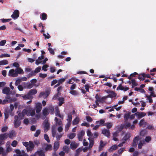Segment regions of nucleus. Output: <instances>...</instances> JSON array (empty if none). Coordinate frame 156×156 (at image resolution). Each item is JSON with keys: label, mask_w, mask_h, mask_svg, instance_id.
Wrapping results in <instances>:
<instances>
[{"label": "nucleus", "mask_w": 156, "mask_h": 156, "mask_svg": "<svg viewBox=\"0 0 156 156\" xmlns=\"http://www.w3.org/2000/svg\"><path fill=\"white\" fill-rule=\"evenodd\" d=\"M37 92V90L35 89H31L28 92L27 94L23 95L22 97L24 99H30L32 98L31 95L35 94Z\"/></svg>", "instance_id": "nucleus-1"}, {"label": "nucleus", "mask_w": 156, "mask_h": 156, "mask_svg": "<svg viewBox=\"0 0 156 156\" xmlns=\"http://www.w3.org/2000/svg\"><path fill=\"white\" fill-rule=\"evenodd\" d=\"M14 127L15 128H17L19 127L21 123V119H19L18 116L17 115H15L14 116Z\"/></svg>", "instance_id": "nucleus-2"}, {"label": "nucleus", "mask_w": 156, "mask_h": 156, "mask_svg": "<svg viewBox=\"0 0 156 156\" xmlns=\"http://www.w3.org/2000/svg\"><path fill=\"white\" fill-rule=\"evenodd\" d=\"M28 111L27 114H26L28 116H29L30 115L31 116H33L35 115V108H32L30 107L28 110H27Z\"/></svg>", "instance_id": "nucleus-3"}, {"label": "nucleus", "mask_w": 156, "mask_h": 156, "mask_svg": "<svg viewBox=\"0 0 156 156\" xmlns=\"http://www.w3.org/2000/svg\"><path fill=\"white\" fill-rule=\"evenodd\" d=\"M28 111L26 109H23L22 112V113H19L18 114V116L19 118L20 119H22L24 117V116L26 115V114H27Z\"/></svg>", "instance_id": "nucleus-4"}, {"label": "nucleus", "mask_w": 156, "mask_h": 156, "mask_svg": "<svg viewBox=\"0 0 156 156\" xmlns=\"http://www.w3.org/2000/svg\"><path fill=\"white\" fill-rule=\"evenodd\" d=\"M20 12L18 10H15L13 12L11 16V17L14 19H16L19 16Z\"/></svg>", "instance_id": "nucleus-5"}, {"label": "nucleus", "mask_w": 156, "mask_h": 156, "mask_svg": "<svg viewBox=\"0 0 156 156\" xmlns=\"http://www.w3.org/2000/svg\"><path fill=\"white\" fill-rule=\"evenodd\" d=\"M44 127V131H48L50 128V124L48 122V120H45L43 122Z\"/></svg>", "instance_id": "nucleus-6"}, {"label": "nucleus", "mask_w": 156, "mask_h": 156, "mask_svg": "<svg viewBox=\"0 0 156 156\" xmlns=\"http://www.w3.org/2000/svg\"><path fill=\"white\" fill-rule=\"evenodd\" d=\"M85 134V131L83 130H82L77 134L78 138L79 141H82L83 137Z\"/></svg>", "instance_id": "nucleus-7"}, {"label": "nucleus", "mask_w": 156, "mask_h": 156, "mask_svg": "<svg viewBox=\"0 0 156 156\" xmlns=\"http://www.w3.org/2000/svg\"><path fill=\"white\" fill-rule=\"evenodd\" d=\"M34 147V145L31 141H29V146L27 147V152L32 151Z\"/></svg>", "instance_id": "nucleus-8"}, {"label": "nucleus", "mask_w": 156, "mask_h": 156, "mask_svg": "<svg viewBox=\"0 0 156 156\" xmlns=\"http://www.w3.org/2000/svg\"><path fill=\"white\" fill-rule=\"evenodd\" d=\"M88 139L89 140V145L88 149L89 150H90L94 144V138L89 137Z\"/></svg>", "instance_id": "nucleus-9"}, {"label": "nucleus", "mask_w": 156, "mask_h": 156, "mask_svg": "<svg viewBox=\"0 0 156 156\" xmlns=\"http://www.w3.org/2000/svg\"><path fill=\"white\" fill-rule=\"evenodd\" d=\"M9 75L12 77L17 76V73L16 72V70H14L13 69L10 70L9 71Z\"/></svg>", "instance_id": "nucleus-10"}, {"label": "nucleus", "mask_w": 156, "mask_h": 156, "mask_svg": "<svg viewBox=\"0 0 156 156\" xmlns=\"http://www.w3.org/2000/svg\"><path fill=\"white\" fill-rule=\"evenodd\" d=\"M129 89V88L128 87H124L122 85V84H120L117 87V90H123L125 92Z\"/></svg>", "instance_id": "nucleus-11"}, {"label": "nucleus", "mask_w": 156, "mask_h": 156, "mask_svg": "<svg viewBox=\"0 0 156 156\" xmlns=\"http://www.w3.org/2000/svg\"><path fill=\"white\" fill-rule=\"evenodd\" d=\"M131 136V134L129 132L126 133L123 137L122 139V141H123L126 142L127 140L129 139Z\"/></svg>", "instance_id": "nucleus-12"}, {"label": "nucleus", "mask_w": 156, "mask_h": 156, "mask_svg": "<svg viewBox=\"0 0 156 156\" xmlns=\"http://www.w3.org/2000/svg\"><path fill=\"white\" fill-rule=\"evenodd\" d=\"M50 94L48 90L45 91L44 92H41L40 93L39 95V97L41 98L44 96L45 98H47Z\"/></svg>", "instance_id": "nucleus-13"}, {"label": "nucleus", "mask_w": 156, "mask_h": 156, "mask_svg": "<svg viewBox=\"0 0 156 156\" xmlns=\"http://www.w3.org/2000/svg\"><path fill=\"white\" fill-rule=\"evenodd\" d=\"M12 91H10V89L9 87H5L2 90L3 94L8 95L11 94Z\"/></svg>", "instance_id": "nucleus-14"}, {"label": "nucleus", "mask_w": 156, "mask_h": 156, "mask_svg": "<svg viewBox=\"0 0 156 156\" xmlns=\"http://www.w3.org/2000/svg\"><path fill=\"white\" fill-rule=\"evenodd\" d=\"M35 156L38 155V156H45L44 152L42 150L37 151L34 154Z\"/></svg>", "instance_id": "nucleus-15"}, {"label": "nucleus", "mask_w": 156, "mask_h": 156, "mask_svg": "<svg viewBox=\"0 0 156 156\" xmlns=\"http://www.w3.org/2000/svg\"><path fill=\"white\" fill-rule=\"evenodd\" d=\"M102 133L105 136L108 137H109L110 136V133L109 131L106 129H104L102 130Z\"/></svg>", "instance_id": "nucleus-16"}, {"label": "nucleus", "mask_w": 156, "mask_h": 156, "mask_svg": "<svg viewBox=\"0 0 156 156\" xmlns=\"http://www.w3.org/2000/svg\"><path fill=\"white\" fill-rule=\"evenodd\" d=\"M36 112L37 113H39L42 109V105L41 103H37L36 105Z\"/></svg>", "instance_id": "nucleus-17"}, {"label": "nucleus", "mask_w": 156, "mask_h": 156, "mask_svg": "<svg viewBox=\"0 0 156 156\" xmlns=\"http://www.w3.org/2000/svg\"><path fill=\"white\" fill-rule=\"evenodd\" d=\"M135 114H136V116H138V119H140L142 117H144L146 115V113L143 112H137L135 113Z\"/></svg>", "instance_id": "nucleus-18"}, {"label": "nucleus", "mask_w": 156, "mask_h": 156, "mask_svg": "<svg viewBox=\"0 0 156 156\" xmlns=\"http://www.w3.org/2000/svg\"><path fill=\"white\" fill-rule=\"evenodd\" d=\"M5 98L6 100H8V101H9L10 103L15 102L17 100V98H11L10 96L9 95H8Z\"/></svg>", "instance_id": "nucleus-19"}, {"label": "nucleus", "mask_w": 156, "mask_h": 156, "mask_svg": "<svg viewBox=\"0 0 156 156\" xmlns=\"http://www.w3.org/2000/svg\"><path fill=\"white\" fill-rule=\"evenodd\" d=\"M59 146V144L58 141L55 142L54 144L53 149L55 151L54 154H55L56 153V151Z\"/></svg>", "instance_id": "nucleus-20"}, {"label": "nucleus", "mask_w": 156, "mask_h": 156, "mask_svg": "<svg viewBox=\"0 0 156 156\" xmlns=\"http://www.w3.org/2000/svg\"><path fill=\"white\" fill-rule=\"evenodd\" d=\"M58 100L59 101V104L58 105L60 106L62 105L65 103V99L63 97H59L58 98Z\"/></svg>", "instance_id": "nucleus-21"}, {"label": "nucleus", "mask_w": 156, "mask_h": 156, "mask_svg": "<svg viewBox=\"0 0 156 156\" xmlns=\"http://www.w3.org/2000/svg\"><path fill=\"white\" fill-rule=\"evenodd\" d=\"M109 92L110 93L107 95V97L108 98H112L116 97L117 94L114 92L109 90Z\"/></svg>", "instance_id": "nucleus-22"}, {"label": "nucleus", "mask_w": 156, "mask_h": 156, "mask_svg": "<svg viewBox=\"0 0 156 156\" xmlns=\"http://www.w3.org/2000/svg\"><path fill=\"white\" fill-rule=\"evenodd\" d=\"M118 149V146L116 144H115L112 146L108 150L109 152H111L114 151H115Z\"/></svg>", "instance_id": "nucleus-23"}, {"label": "nucleus", "mask_w": 156, "mask_h": 156, "mask_svg": "<svg viewBox=\"0 0 156 156\" xmlns=\"http://www.w3.org/2000/svg\"><path fill=\"white\" fill-rule=\"evenodd\" d=\"M9 136V134L5 133L4 134H0V140H2L6 139Z\"/></svg>", "instance_id": "nucleus-24"}, {"label": "nucleus", "mask_w": 156, "mask_h": 156, "mask_svg": "<svg viewBox=\"0 0 156 156\" xmlns=\"http://www.w3.org/2000/svg\"><path fill=\"white\" fill-rule=\"evenodd\" d=\"M100 145L98 148V151H101L103 149V147L105 146V144H104L102 140H101L100 142Z\"/></svg>", "instance_id": "nucleus-25"}, {"label": "nucleus", "mask_w": 156, "mask_h": 156, "mask_svg": "<svg viewBox=\"0 0 156 156\" xmlns=\"http://www.w3.org/2000/svg\"><path fill=\"white\" fill-rule=\"evenodd\" d=\"M10 111L9 110L6 109L5 110V121L9 117V114L10 113Z\"/></svg>", "instance_id": "nucleus-26"}, {"label": "nucleus", "mask_w": 156, "mask_h": 156, "mask_svg": "<svg viewBox=\"0 0 156 156\" xmlns=\"http://www.w3.org/2000/svg\"><path fill=\"white\" fill-rule=\"evenodd\" d=\"M130 112H128L127 113H126L124 115V122H126L128 119L129 118V116H130Z\"/></svg>", "instance_id": "nucleus-27"}, {"label": "nucleus", "mask_w": 156, "mask_h": 156, "mask_svg": "<svg viewBox=\"0 0 156 156\" xmlns=\"http://www.w3.org/2000/svg\"><path fill=\"white\" fill-rule=\"evenodd\" d=\"M40 17L42 20H44L47 19V15L45 13H43L40 15Z\"/></svg>", "instance_id": "nucleus-28"}, {"label": "nucleus", "mask_w": 156, "mask_h": 156, "mask_svg": "<svg viewBox=\"0 0 156 156\" xmlns=\"http://www.w3.org/2000/svg\"><path fill=\"white\" fill-rule=\"evenodd\" d=\"M72 118V114L71 112L69 113L68 114V118L67 121L68 122L71 123Z\"/></svg>", "instance_id": "nucleus-29"}, {"label": "nucleus", "mask_w": 156, "mask_h": 156, "mask_svg": "<svg viewBox=\"0 0 156 156\" xmlns=\"http://www.w3.org/2000/svg\"><path fill=\"white\" fill-rule=\"evenodd\" d=\"M80 121V119L78 117H76L73 120L72 122L73 125L74 126L77 124Z\"/></svg>", "instance_id": "nucleus-30"}, {"label": "nucleus", "mask_w": 156, "mask_h": 156, "mask_svg": "<svg viewBox=\"0 0 156 156\" xmlns=\"http://www.w3.org/2000/svg\"><path fill=\"white\" fill-rule=\"evenodd\" d=\"M148 90L149 91H151L150 93L151 95L152 96V97H155V95L154 94L153 88L152 87H149L148 88Z\"/></svg>", "instance_id": "nucleus-31"}, {"label": "nucleus", "mask_w": 156, "mask_h": 156, "mask_svg": "<svg viewBox=\"0 0 156 156\" xmlns=\"http://www.w3.org/2000/svg\"><path fill=\"white\" fill-rule=\"evenodd\" d=\"M16 72L17 73V76L18 74H23V70L20 68H17L16 69Z\"/></svg>", "instance_id": "nucleus-32"}, {"label": "nucleus", "mask_w": 156, "mask_h": 156, "mask_svg": "<svg viewBox=\"0 0 156 156\" xmlns=\"http://www.w3.org/2000/svg\"><path fill=\"white\" fill-rule=\"evenodd\" d=\"M103 126H106L107 128L109 129L112 127V123L111 122H106L105 123Z\"/></svg>", "instance_id": "nucleus-33"}, {"label": "nucleus", "mask_w": 156, "mask_h": 156, "mask_svg": "<svg viewBox=\"0 0 156 156\" xmlns=\"http://www.w3.org/2000/svg\"><path fill=\"white\" fill-rule=\"evenodd\" d=\"M134 90L136 91H139L140 92L142 93H145L146 92L143 89H141L139 87H135L134 88Z\"/></svg>", "instance_id": "nucleus-34"}, {"label": "nucleus", "mask_w": 156, "mask_h": 156, "mask_svg": "<svg viewBox=\"0 0 156 156\" xmlns=\"http://www.w3.org/2000/svg\"><path fill=\"white\" fill-rule=\"evenodd\" d=\"M63 150L67 153L69 152V147L67 146H65L63 147Z\"/></svg>", "instance_id": "nucleus-35"}, {"label": "nucleus", "mask_w": 156, "mask_h": 156, "mask_svg": "<svg viewBox=\"0 0 156 156\" xmlns=\"http://www.w3.org/2000/svg\"><path fill=\"white\" fill-rule=\"evenodd\" d=\"M8 64V62L6 60H3L0 61V65H4Z\"/></svg>", "instance_id": "nucleus-36"}, {"label": "nucleus", "mask_w": 156, "mask_h": 156, "mask_svg": "<svg viewBox=\"0 0 156 156\" xmlns=\"http://www.w3.org/2000/svg\"><path fill=\"white\" fill-rule=\"evenodd\" d=\"M105 122V121L103 119H101L100 120V121H96V124H98L99 123L100 124V125H99L100 126L101 125L102 126H104L103 125L104 124H105V123H104Z\"/></svg>", "instance_id": "nucleus-37"}, {"label": "nucleus", "mask_w": 156, "mask_h": 156, "mask_svg": "<svg viewBox=\"0 0 156 156\" xmlns=\"http://www.w3.org/2000/svg\"><path fill=\"white\" fill-rule=\"evenodd\" d=\"M131 83L132 84V87L133 88L134 86H138V83L136 82L135 79L131 80Z\"/></svg>", "instance_id": "nucleus-38"}, {"label": "nucleus", "mask_w": 156, "mask_h": 156, "mask_svg": "<svg viewBox=\"0 0 156 156\" xmlns=\"http://www.w3.org/2000/svg\"><path fill=\"white\" fill-rule=\"evenodd\" d=\"M76 134L75 133H72L68 135V137L70 139H73L76 136Z\"/></svg>", "instance_id": "nucleus-39"}, {"label": "nucleus", "mask_w": 156, "mask_h": 156, "mask_svg": "<svg viewBox=\"0 0 156 156\" xmlns=\"http://www.w3.org/2000/svg\"><path fill=\"white\" fill-rule=\"evenodd\" d=\"M144 144H145V143L144 140L140 141L138 145V148L140 149H141Z\"/></svg>", "instance_id": "nucleus-40"}, {"label": "nucleus", "mask_w": 156, "mask_h": 156, "mask_svg": "<svg viewBox=\"0 0 156 156\" xmlns=\"http://www.w3.org/2000/svg\"><path fill=\"white\" fill-rule=\"evenodd\" d=\"M71 123L67 122L65 126V131H67L69 130V128L71 125Z\"/></svg>", "instance_id": "nucleus-41"}, {"label": "nucleus", "mask_w": 156, "mask_h": 156, "mask_svg": "<svg viewBox=\"0 0 156 156\" xmlns=\"http://www.w3.org/2000/svg\"><path fill=\"white\" fill-rule=\"evenodd\" d=\"M52 147L51 144H47L45 148V150L46 151L51 150H52Z\"/></svg>", "instance_id": "nucleus-42"}, {"label": "nucleus", "mask_w": 156, "mask_h": 156, "mask_svg": "<svg viewBox=\"0 0 156 156\" xmlns=\"http://www.w3.org/2000/svg\"><path fill=\"white\" fill-rule=\"evenodd\" d=\"M140 75H141V76L143 77L144 78H150L151 76L149 74H146L145 73H142L140 74Z\"/></svg>", "instance_id": "nucleus-43"}, {"label": "nucleus", "mask_w": 156, "mask_h": 156, "mask_svg": "<svg viewBox=\"0 0 156 156\" xmlns=\"http://www.w3.org/2000/svg\"><path fill=\"white\" fill-rule=\"evenodd\" d=\"M48 114V110L47 108H45L43 110V114L44 116H46Z\"/></svg>", "instance_id": "nucleus-44"}, {"label": "nucleus", "mask_w": 156, "mask_h": 156, "mask_svg": "<svg viewBox=\"0 0 156 156\" xmlns=\"http://www.w3.org/2000/svg\"><path fill=\"white\" fill-rule=\"evenodd\" d=\"M41 130L40 129H37L35 133L34 134V136L35 137H37L41 133Z\"/></svg>", "instance_id": "nucleus-45"}, {"label": "nucleus", "mask_w": 156, "mask_h": 156, "mask_svg": "<svg viewBox=\"0 0 156 156\" xmlns=\"http://www.w3.org/2000/svg\"><path fill=\"white\" fill-rule=\"evenodd\" d=\"M44 139L48 143H49L50 142V140L48 135L46 134H44Z\"/></svg>", "instance_id": "nucleus-46"}, {"label": "nucleus", "mask_w": 156, "mask_h": 156, "mask_svg": "<svg viewBox=\"0 0 156 156\" xmlns=\"http://www.w3.org/2000/svg\"><path fill=\"white\" fill-rule=\"evenodd\" d=\"M151 140V137L150 136H148L146 137V138L144 140V142L145 141L146 142L148 143Z\"/></svg>", "instance_id": "nucleus-47"}, {"label": "nucleus", "mask_w": 156, "mask_h": 156, "mask_svg": "<svg viewBox=\"0 0 156 156\" xmlns=\"http://www.w3.org/2000/svg\"><path fill=\"white\" fill-rule=\"evenodd\" d=\"M18 144V142L16 140H14L11 143V145L13 147H15Z\"/></svg>", "instance_id": "nucleus-48"}, {"label": "nucleus", "mask_w": 156, "mask_h": 156, "mask_svg": "<svg viewBox=\"0 0 156 156\" xmlns=\"http://www.w3.org/2000/svg\"><path fill=\"white\" fill-rule=\"evenodd\" d=\"M39 26L40 27H42L41 29H42L41 31V33L44 32V27L43 25L41 23H40L39 25Z\"/></svg>", "instance_id": "nucleus-49"}, {"label": "nucleus", "mask_w": 156, "mask_h": 156, "mask_svg": "<svg viewBox=\"0 0 156 156\" xmlns=\"http://www.w3.org/2000/svg\"><path fill=\"white\" fill-rule=\"evenodd\" d=\"M15 132L12 131L11 132H10L9 134V137L10 138H12V137L14 136V134Z\"/></svg>", "instance_id": "nucleus-50"}, {"label": "nucleus", "mask_w": 156, "mask_h": 156, "mask_svg": "<svg viewBox=\"0 0 156 156\" xmlns=\"http://www.w3.org/2000/svg\"><path fill=\"white\" fill-rule=\"evenodd\" d=\"M8 129V127L6 126H3L1 129V131L2 132H5Z\"/></svg>", "instance_id": "nucleus-51"}, {"label": "nucleus", "mask_w": 156, "mask_h": 156, "mask_svg": "<svg viewBox=\"0 0 156 156\" xmlns=\"http://www.w3.org/2000/svg\"><path fill=\"white\" fill-rule=\"evenodd\" d=\"M70 147L71 149H76L77 147L76 144L75 143H71L70 144Z\"/></svg>", "instance_id": "nucleus-52"}, {"label": "nucleus", "mask_w": 156, "mask_h": 156, "mask_svg": "<svg viewBox=\"0 0 156 156\" xmlns=\"http://www.w3.org/2000/svg\"><path fill=\"white\" fill-rule=\"evenodd\" d=\"M125 149V147L121 148L118 151V153L120 154H121L124 151Z\"/></svg>", "instance_id": "nucleus-53"}, {"label": "nucleus", "mask_w": 156, "mask_h": 156, "mask_svg": "<svg viewBox=\"0 0 156 156\" xmlns=\"http://www.w3.org/2000/svg\"><path fill=\"white\" fill-rule=\"evenodd\" d=\"M147 133V131L145 130H143L141 131L140 133V135L142 136H144Z\"/></svg>", "instance_id": "nucleus-54"}, {"label": "nucleus", "mask_w": 156, "mask_h": 156, "mask_svg": "<svg viewBox=\"0 0 156 156\" xmlns=\"http://www.w3.org/2000/svg\"><path fill=\"white\" fill-rule=\"evenodd\" d=\"M10 57V55L8 54H4L1 55L0 56V58L6 57Z\"/></svg>", "instance_id": "nucleus-55"}, {"label": "nucleus", "mask_w": 156, "mask_h": 156, "mask_svg": "<svg viewBox=\"0 0 156 156\" xmlns=\"http://www.w3.org/2000/svg\"><path fill=\"white\" fill-rule=\"evenodd\" d=\"M60 95V94H58L57 93V94H55L53 97L52 100H58V98L59 95Z\"/></svg>", "instance_id": "nucleus-56"}, {"label": "nucleus", "mask_w": 156, "mask_h": 156, "mask_svg": "<svg viewBox=\"0 0 156 156\" xmlns=\"http://www.w3.org/2000/svg\"><path fill=\"white\" fill-rule=\"evenodd\" d=\"M41 68V67H38L35 69L34 71V72L35 73H38L40 71Z\"/></svg>", "instance_id": "nucleus-57"}, {"label": "nucleus", "mask_w": 156, "mask_h": 156, "mask_svg": "<svg viewBox=\"0 0 156 156\" xmlns=\"http://www.w3.org/2000/svg\"><path fill=\"white\" fill-rule=\"evenodd\" d=\"M86 118L87 121L88 122H91L93 121L92 118L89 116H86Z\"/></svg>", "instance_id": "nucleus-58"}, {"label": "nucleus", "mask_w": 156, "mask_h": 156, "mask_svg": "<svg viewBox=\"0 0 156 156\" xmlns=\"http://www.w3.org/2000/svg\"><path fill=\"white\" fill-rule=\"evenodd\" d=\"M152 96L151 95V94L150 96H148L147 95H146V97L149 100V101L150 103H152L153 101V100L151 98V97Z\"/></svg>", "instance_id": "nucleus-59"}, {"label": "nucleus", "mask_w": 156, "mask_h": 156, "mask_svg": "<svg viewBox=\"0 0 156 156\" xmlns=\"http://www.w3.org/2000/svg\"><path fill=\"white\" fill-rule=\"evenodd\" d=\"M56 131L54 128H52V135L53 137H55L56 134Z\"/></svg>", "instance_id": "nucleus-60"}, {"label": "nucleus", "mask_w": 156, "mask_h": 156, "mask_svg": "<svg viewBox=\"0 0 156 156\" xmlns=\"http://www.w3.org/2000/svg\"><path fill=\"white\" fill-rule=\"evenodd\" d=\"M87 136L89 137H92L93 136V134L91 132L90 130H88L87 132Z\"/></svg>", "instance_id": "nucleus-61"}, {"label": "nucleus", "mask_w": 156, "mask_h": 156, "mask_svg": "<svg viewBox=\"0 0 156 156\" xmlns=\"http://www.w3.org/2000/svg\"><path fill=\"white\" fill-rule=\"evenodd\" d=\"M48 66L47 64H45L42 67V69L44 70V71H46L47 70V68L48 67Z\"/></svg>", "instance_id": "nucleus-62"}, {"label": "nucleus", "mask_w": 156, "mask_h": 156, "mask_svg": "<svg viewBox=\"0 0 156 156\" xmlns=\"http://www.w3.org/2000/svg\"><path fill=\"white\" fill-rule=\"evenodd\" d=\"M65 80V78H61L58 80V83L60 84L64 82Z\"/></svg>", "instance_id": "nucleus-63"}, {"label": "nucleus", "mask_w": 156, "mask_h": 156, "mask_svg": "<svg viewBox=\"0 0 156 156\" xmlns=\"http://www.w3.org/2000/svg\"><path fill=\"white\" fill-rule=\"evenodd\" d=\"M39 77L42 78H44L47 76V75L46 74H42L40 73L39 74Z\"/></svg>", "instance_id": "nucleus-64"}]
</instances>
